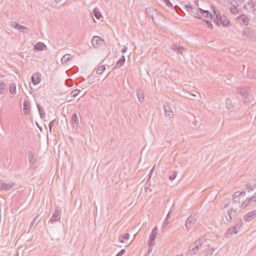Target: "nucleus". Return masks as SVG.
<instances>
[{
    "mask_svg": "<svg viewBox=\"0 0 256 256\" xmlns=\"http://www.w3.org/2000/svg\"><path fill=\"white\" fill-rule=\"evenodd\" d=\"M125 252V250H122L119 252H118L116 256H122Z\"/></svg>",
    "mask_w": 256,
    "mask_h": 256,
    "instance_id": "obj_46",
    "label": "nucleus"
},
{
    "mask_svg": "<svg viewBox=\"0 0 256 256\" xmlns=\"http://www.w3.org/2000/svg\"><path fill=\"white\" fill-rule=\"evenodd\" d=\"M226 104L228 109L232 110L234 108V104L230 98H226Z\"/></svg>",
    "mask_w": 256,
    "mask_h": 256,
    "instance_id": "obj_21",
    "label": "nucleus"
},
{
    "mask_svg": "<svg viewBox=\"0 0 256 256\" xmlns=\"http://www.w3.org/2000/svg\"><path fill=\"white\" fill-rule=\"evenodd\" d=\"M232 6L230 8V12L234 14H238L239 13V9L238 8V6L235 4H232Z\"/></svg>",
    "mask_w": 256,
    "mask_h": 256,
    "instance_id": "obj_23",
    "label": "nucleus"
},
{
    "mask_svg": "<svg viewBox=\"0 0 256 256\" xmlns=\"http://www.w3.org/2000/svg\"><path fill=\"white\" fill-rule=\"evenodd\" d=\"M176 52L178 54H183V52L184 49L183 48L178 47V46H176Z\"/></svg>",
    "mask_w": 256,
    "mask_h": 256,
    "instance_id": "obj_36",
    "label": "nucleus"
},
{
    "mask_svg": "<svg viewBox=\"0 0 256 256\" xmlns=\"http://www.w3.org/2000/svg\"><path fill=\"white\" fill-rule=\"evenodd\" d=\"M127 50H128L127 46H123V48L122 50V53H126V51H127Z\"/></svg>",
    "mask_w": 256,
    "mask_h": 256,
    "instance_id": "obj_49",
    "label": "nucleus"
},
{
    "mask_svg": "<svg viewBox=\"0 0 256 256\" xmlns=\"http://www.w3.org/2000/svg\"><path fill=\"white\" fill-rule=\"evenodd\" d=\"M176 256H183V255L182 254H181L177 255Z\"/></svg>",
    "mask_w": 256,
    "mask_h": 256,
    "instance_id": "obj_62",
    "label": "nucleus"
},
{
    "mask_svg": "<svg viewBox=\"0 0 256 256\" xmlns=\"http://www.w3.org/2000/svg\"><path fill=\"white\" fill-rule=\"evenodd\" d=\"M176 10L178 14H180L179 13L178 10L184 13V12L179 7H178V6H176Z\"/></svg>",
    "mask_w": 256,
    "mask_h": 256,
    "instance_id": "obj_54",
    "label": "nucleus"
},
{
    "mask_svg": "<svg viewBox=\"0 0 256 256\" xmlns=\"http://www.w3.org/2000/svg\"><path fill=\"white\" fill-rule=\"evenodd\" d=\"M250 204L249 202H248V201L246 200V199L242 203V204H241V207L243 208H246L248 204Z\"/></svg>",
    "mask_w": 256,
    "mask_h": 256,
    "instance_id": "obj_39",
    "label": "nucleus"
},
{
    "mask_svg": "<svg viewBox=\"0 0 256 256\" xmlns=\"http://www.w3.org/2000/svg\"><path fill=\"white\" fill-rule=\"evenodd\" d=\"M240 196V194L239 192H236L234 194V197L236 198V197H238Z\"/></svg>",
    "mask_w": 256,
    "mask_h": 256,
    "instance_id": "obj_55",
    "label": "nucleus"
},
{
    "mask_svg": "<svg viewBox=\"0 0 256 256\" xmlns=\"http://www.w3.org/2000/svg\"><path fill=\"white\" fill-rule=\"evenodd\" d=\"M105 70L106 67L104 66H100L96 70V73L97 74H100L104 72Z\"/></svg>",
    "mask_w": 256,
    "mask_h": 256,
    "instance_id": "obj_31",
    "label": "nucleus"
},
{
    "mask_svg": "<svg viewBox=\"0 0 256 256\" xmlns=\"http://www.w3.org/2000/svg\"><path fill=\"white\" fill-rule=\"evenodd\" d=\"M130 235L128 233H126L124 236H120L119 237V241L122 244H126L128 240L129 239Z\"/></svg>",
    "mask_w": 256,
    "mask_h": 256,
    "instance_id": "obj_19",
    "label": "nucleus"
},
{
    "mask_svg": "<svg viewBox=\"0 0 256 256\" xmlns=\"http://www.w3.org/2000/svg\"><path fill=\"white\" fill-rule=\"evenodd\" d=\"M204 22H206V26L208 28H209L210 29H212L213 26L210 22L208 20H204Z\"/></svg>",
    "mask_w": 256,
    "mask_h": 256,
    "instance_id": "obj_37",
    "label": "nucleus"
},
{
    "mask_svg": "<svg viewBox=\"0 0 256 256\" xmlns=\"http://www.w3.org/2000/svg\"><path fill=\"white\" fill-rule=\"evenodd\" d=\"M236 210L231 209L228 212L227 214L225 216L226 220L230 222L232 220V218L236 216Z\"/></svg>",
    "mask_w": 256,
    "mask_h": 256,
    "instance_id": "obj_13",
    "label": "nucleus"
},
{
    "mask_svg": "<svg viewBox=\"0 0 256 256\" xmlns=\"http://www.w3.org/2000/svg\"><path fill=\"white\" fill-rule=\"evenodd\" d=\"M16 256H18V254H16Z\"/></svg>",
    "mask_w": 256,
    "mask_h": 256,
    "instance_id": "obj_64",
    "label": "nucleus"
},
{
    "mask_svg": "<svg viewBox=\"0 0 256 256\" xmlns=\"http://www.w3.org/2000/svg\"><path fill=\"white\" fill-rule=\"evenodd\" d=\"M72 121L74 127L77 128L78 125V119L76 114H74L72 116Z\"/></svg>",
    "mask_w": 256,
    "mask_h": 256,
    "instance_id": "obj_17",
    "label": "nucleus"
},
{
    "mask_svg": "<svg viewBox=\"0 0 256 256\" xmlns=\"http://www.w3.org/2000/svg\"><path fill=\"white\" fill-rule=\"evenodd\" d=\"M37 108H38V112L39 111H42L43 110L42 108V107L40 105V104H37Z\"/></svg>",
    "mask_w": 256,
    "mask_h": 256,
    "instance_id": "obj_56",
    "label": "nucleus"
},
{
    "mask_svg": "<svg viewBox=\"0 0 256 256\" xmlns=\"http://www.w3.org/2000/svg\"><path fill=\"white\" fill-rule=\"evenodd\" d=\"M210 241L206 236H202L190 245L188 251V254L192 256L202 250L207 252L206 256H212L214 249L210 247Z\"/></svg>",
    "mask_w": 256,
    "mask_h": 256,
    "instance_id": "obj_1",
    "label": "nucleus"
},
{
    "mask_svg": "<svg viewBox=\"0 0 256 256\" xmlns=\"http://www.w3.org/2000/svg\"><path fill=\"white\" fill-rule=\"evenodd\" d=\"M176 175H177V172L176 171H174V170L172 171V172H170V175L168 176L169 180H174L176 178Z\"/></svg>",
    "mask_w": 256,
    "mask_h": 256,
    "instance_id": "obj_28",
    "label": "nucleus"
},
{
    "mask_svg": "<svg viewBox=\"0 0 256 256\" xmlns=\"http://www.w3.org/2000/svg\"><path fill=\"white\" fill-rule=\"evenodd\" d=\"M80 92V90L76 89L71 92L70 95L72 97H76L78 95Z\"/></svg>",
    "mask_w": 256,
    "mask_h": 256,
    "instance_id": "obj_34",
    "label": "nucleus"
},
{
    "mask_svg": "<svg viewBox=\"0 0 256 256\" xmlns=\"http://www.w3.org/2000/svg\"><path fill=\"white\" fill-rule=\"evenodd\" d=\"M37 108H38V112L39 111H42L43 110L42 108V107L40 105V104H37Z\"/></svg>",
    "mask_w": 256,
    "mask_h": 256,
    "instance_id": "obj_57",
    "label": "nucleus"
},
{
    "mask_svg": "<svg viewBox=\"0 0 256 256\" xmlns=\"http://www.w3.org/2000/svg\"><path fill=\"white\" fill-rule=\"evenodd\" d=\"M154 166L151 169L150 171V174H149V177H148V179H150V178H151V176L154 172Z\"/></svg>",
    "mask_w": 256,
    "mask_h": 256,
    "instance_id": "obj_53",
    "label": "nucleus"
},
{
    "mask_svg": "<svg viewBox=\"0 0 256 256\" xmlns=\"http://www.w3.org/2000/svg\"><path fill=\"white\" fill-rule=\"evenodd\" d=\"M232 228H233V230L234 231V234H236L238 233V231L239 230V229H238L236 226H234Z\"/></svg>",
    "mask_w": 256,
    "mask_h": 256,
    "instance_id": "obj_50",
    "label": "nucleus"
},
{
    "mask_svg": "<svg viewBox=\"0 0 256 256\" xmlns=\"http://www.w3.org/2000/svg\"><path fill=\"white\" fill-rule=\"evenodd\" d=\"M238 19L240 21L242 22L244 24H247L248 22V18L244 16H240L238 17Z\"/></svg>",
    "mask_w": 256,
    "mask_h": 256,
    "instance_id": "obj_29",
    "label": "nucleus"
},
{
    "mask_svg": "<svg viewBox=\"0 0 256 256\" xmlns=\"http://www.w3.org/2000/svg\"><path fill=\"white\" fill-rule=\"evenodd\" d=\"M158 234V228L154 227L152 230L148 238V246L147 254H149L152 251V246L154 244V242Z\"/></svg>",
    "mask_w": 256,
    "mask_h": 256,
    "instance_id": "obj_3",
    "label": "nucleus"
},
{
    "mask_svg": "<svg viewBox=\"0 0 256 256\" xmlns=\"http://www.w3.org/2000/svg\"><path fill=\"white\" fill-rule=\"evenodd\" d=\"M0 86H1V90L3 89L2 86H4V82H2V83L1 82Z\"/></svg>",
    "mask_w": 256,
    "mask_h": 256,
    "instance_id": "obj_60",
    "label": "nucleus"
},
{
    "mask_svg": "<svg viewBox=\"0 0 256 256\" xmlns=\"http://www.w3.org/2000/svg\"><path fill=\"white\" fill-rule=\"evenodd\" d=\"M184 8L188 12H192L193 10V8L190 4H188V5H185Z\"/></svg>",
    "mask_w": 256,
    "mask_h": 256,
    "instance_id": "obj_35",
    "label": "nucleus"
},
{
    "mask_svg": "<svg viewBox=\"0 0 256 256\" xmlns=\"http://www.w3.org/2000/svg\"><path fill=\"white\" fill-rule=\"evenodd\" d=\"M248 92L249 90L248 87H240L237 90V92L242 96L244 102H248L250 100Z\"/></svg>",
    "mask_w": 256,
    "mask_h": 256,
    "instance_id": "obj_4",
    "label": "nucleus"
},
{
    "mask_svg": "<svg viewBox=\"0 0 256 256\" xmlns=\"http://www.w3.org/2000/svg\"><path fill=\"white\" fill-rule=\"evenodd\" d=\"M240 195H242V196H245L246 194V192L244 191H242L240 192H239Z\"/></svg>",
    "mask_w": 256,
    "mask_h": 256,
    "instance_id": "obj_58",
    "label": "nucleus"
},
{
    "mask_svg": "<svg viewBox=\"0 0 256 256\" xmlns=\"http://www.w3.org/2000/svg\"><path fill=\"white\" fill-rule=\"evenodd\" d=\"M40 214H38L32 220V226H33V224L36 222L38 218H39Z\"/></svg>",
    "mask_w": 256,
    "mask_h": 256,
    "instance_id": "obj_44",
    "label": "nucleus"
},
{
    "mask_svg": "<svg viewBox=\"0 0 256 256\" xmlns=\"http://www.w3.org/2000/svg\"><path fill=\"white\" fill-rule=\"evenodd\" d=\"M16 84L15 83L11 84L10 88V94L12 95V97H14V96L16 94Z\"/></svg>",
    "mask_w": 256,
    "mask_h": 256,
    "instance_id": "obj_20",
    "label": "nucleus"
},
{
    "mask_svg": "<svg viewBox=\"0 0 256 256\" xmlns=\"http://www.w3.org/2000/svg\"><path fill=\"white\" fill-rule=\"evenodd\" d=\"M149 180L150 179L148 178V180H147L146 183V184H145V190L146 192H147L149 188H150V182H149Z\"/></svg>",
    "mask_w": 256,
    "mask_h": 256,
    "instance_id": "obj_41",
    "label": "nucleus"
},
{
    "mask_svg": "<svg viewBox=\"0 0 256 256\" xmlns=\"http://www.w3.org/2000/svg\"><path fill=\"white\" fill-rule=\"evenodd\" d=\"M165 116L168 118H172L174 114L172 111L171 107L168 104L164 105Z\"/></svg>",
    "mask_w": 256,
    "mask_h": 256,
    "instance_id": "obj_11",
    "label": "nucleus"
},
{
    "mask_svg": "<svg viewBox=\"0 0 256 256\" xmlns=\"http://www.w3.org/2000/svg\"><path fill=\"white\" fill-rule=\"evenodd\" d=\"M10 26L15 28L16 29L24 33H28V28L25 26H23L16 22H14L13 23H12Z\"/></svg>",
    "mask_w": 256,
    "mask_h": 256,
    "instance_id": "obj_8",
    "label": "nucleus"
},
{
    "mask_svg": "<svg viewBox=\"0 0 256 256\" xmlns=\"http://www.w3.org/2000/svg\"><path fill=\"white\" fill-rule=\"evenodd\" d=\"M252 78L256 79V71L252 72Z\"/></svg>",
    "mask_w": 256,
    "mask_h": 256,
    "instance_id": "obj_52",
    "label": "nucleus"
},
{
    "mask_svg": "<svg viewBox=\"0 0 256 256\" xmlns=\"http://www.w3.org/2000/svg\"><path fill=\"white\" fill-rule=\"evenodd\" d=\"M44 47H46V45L44 43L38 42L34 46V49L37 50L42 51L44 50Z\"/></svg>",
    "mask_w": 256,
    "mask_h": 256,
    "instance_id": "obj_24",
    "label": "nucleus"
},
{
    "mask_svg": "<svg viewBox=\"0 0 256 256\" xmlns=\"http://www.w3.org/2000/svg\"><path fill=\"white\" fill-rule=\"evenodd\" d=\"M196 214L190 215L186 220L185 226L188 230H190L194 224L196 220Z\"/></svg>",
    "mask_w": 256,
    "mask_h": 256,
    "instance_id": "obj_6",
    "label": "nucleus"
},
{
    "mask_svg": "<svg viewBox=\"0 0 256 256\" xmlns=\"http://www.w3.org/2000/svg\"><path fill=\"white\" fill-rule=\"evenodd\" d=\"M41 81V74L40 72H36L32 76V82L34 85H37Z\"/></svg>",
    "mask_w": 256,
    "mask_h": 256,
    "instance_id": "obj_12",
    "label": "nucleus"
},
{
    "mask_svg": "<svg viewBox=\"0 0 256 256\" xmlns=\"http://www.w3.org/2000/svg\"><path fill=\"white\" fill-rule=\"evenodd\" d=\"M255 198H256V196H252L249 199L247 198L246 200L248 201V202H249L250 204V203L252 202H253L255 201L256 200Z\"/></svg>",
    "mask_w": 256,
    "mask_h": 256,
    "instance_id": "obj_45",
    "label": "nucleus"
},
{
    "mask_svg": "<svg viewBox=\"0 0 256 256\" xmlns=\"http://www.w3.org/2000/svg\"><path fill=\"white\" fill-rule=\"evenodd\" d=\"M71 58L70 54H66L62 58L61 61L62 63H66Z\"/></svg>",
    "mask_w": 256,
    "mask_h": 256,
    "instance_id": "obj_25",
    "label": "nucleus"
},
{
    "mask_svg": "<svg viewBox=\"0 0 256 256\" xmlns=\"http://www.w3.org/2000/svg\"><path fill=\"white\" fill-rule=\"evenodd\" d=\"M169 214H170V212L167 214L166 217V218H165V220H164V224H167L169 222H168V217H169Z\"/></svg>",
    "mask_w": 256,
    "mask_h": 256,
    "instance_id": "obj_47",
    "label": "nucleus"
},
{
    "mask_svg": "<svg viewBox=\"0 0 256 256\" xmlns=\"http://www.w3.org/2000/svg\"><path fill=\"white\" fill-rule=\"evenodd\" d=\"M61 214H62V210L58 206H56V208L54 212L52 215V216L50 218V222L52 224L56 222H58L60 220L61 218Z\"/></svg>",
    "mask_w": 256,
    "mask_h": 256,
    "instance_id": "obj_5",
    "label": "nucleus"
},
{
    "mask_svg": "<svg viewBox=\"0 0 256 256\" xmlns=\"http://www.w3.org/2000/svg\"><path fill=\"white\" fill-rule=\"evenodd\" d=\"M256 216V210L248 212L244 216V220L246 222H250Z\"/></svg>",
    "mask_w": 256,
    "mask_h": 256,
    "instance_id": "obj_10",
    "label": "nucleus"
},
{
    "mask_svg": "<svg viewBox=\"0 0 256 256\" xmlns=\"http://www.w3.org/2000/svg\"><path fill=\"white\" fill-rule=\"evenodd\" d=\"M125 61V56H122L120 60L116 63V66L114 68H120L124 64Z\"/></svg>",
    "mask_w": 256,
    "mask_h": 256,
    "instance_id": "obj_15",
    "label": "nucleus"
},
{
    "mask_svg": "<svg viewBox=\"0 0 256 256\" xmlns=\"http://www.w3.org/2000/svg\"><path fill=\"white\" fill-rule=\"evenodd\" d=\"M94 14L95 16V17L99 20L100 18L101 17V14L100 12L99 11L98 9V8H95L93 10Z\"/></svg>",
    "mask_w": 256,
    "mask_h": 256,
    "instance_id": "obj_26",
    "label": "nucleus"
},
{
    "mask_svg": "<svg viewBox=\"0 0 256 256\" xmlns=\"http://www.w3.org/2000/svg\"><path fill=\"white\" fill-rule=\"evenodd\" d=\"M28 160L30 163V166H32L35 163L36 160L34 158V154L32 152H30L28 154Z\"/></svg>",
    "mask_w": 256,
    "mask_h": 256,
    "instance_id": "obj_22",
    "label": "nucleus"
},
{
    "mask_svg": "<svg viewBox=\"0 0 256 256\" xmlns=\"http://www.w3.org/2000/svg\"><path fill=\"white\" fill-rule=\"evenodd\" d=\"M256 187V180H254L252 182H249L246 186L247 191L250 192L252 191Z\"/></svg>",
    "mask_w": 256,
    "mask_h": 256,
    "instance_id": "obj_16",
    "label": "nucleus"
},
{
    "mask_svg": "<svg viewBox=\"0 0 256 256\" xmlns=\"http://www.w3.org/2000/svg\"><path fill=\"white\" fill-rule=\"evenodd\" d=\"M244 0H232L231 4H235L236 6H241Z\"/></svg>",
    "mask_w": 256,
    "mask_h": 256,
    "instance_id": "obj_30",
    "label": "nucleus"
},
{
    "mask_svg": "<svg viewBox=\"0 0 256 256\" xmlns=\"http://www.w3.org/2000/svg\"><path fill=\"white\" fill-rule=\"evenodd\" d=\"M14 186V183L10 181L1 180V190H8Z\"/></svg>",
    "mask_w": 256,
    "mask_h": 256,
    "instance_id": "obj_9",
    "label": "nucleus"
},
{
    "mask_svg": "<svg viewBox=\"0 0 256 256\" xmlns=\"http://www.w3.org/2000/svg\"><path fill=\"white\" fill-rule=\"evenodd\" d=\"M38 112L42 118L44 117L45 114L43 110L42 111H39Z\"/></svg>",
    "mask_w": 256,
    "mask_h": 256,
    "instance_id": "obj_48",
    "label": "nucleus"
},
{
    "mask_svg": "<svg viewBox=\"0 0 256 256\" xmlns=\"http://www.w3.org/2000/svg\"><path fill=\"white\" fill-rule=\"evenodd\" d=\"M198 12H200V14H201L204 18L210 17L211 18H213V15L208 10L198 8Z\"/></svg>",
    "mask_w": 256,
    "mask_h": 256,
    "instance_id": "obj_14",
    "label": "nucleus"
},
{
    "mask_svg": "<svg viewBox=\"0 0 256 256\" xmlns=\"http://www.w3.org/2000/svg\"><path fill=\"white\" fill-rule=\"evenodd\" d=\"M239 230H240V228L242 226V220H240L237 223V224L235 226Z\"/></svg>",
    "mask_w": 256,
    "mask_h": 256,
    "instance_id": "obj_40",
    "label": "nucleus"
},
{
    "mask_svg": "<svg viewBox=\"0 0 256 256\" xmlns=\"http://www.w3.org/2000/svg\"><path fill=\"white\" fill-rule=\"evenodd\" d=\"M176 45H174L172 47V50L174 51H175L176 52Z\"/></svg>",
    "mask_w": 256,
    "mask_h": 256,
    "instance_id": "obj_59",
    "label": "nucleus"
},
{
    "mask_svg": "<svg viewBox=\"0 0 256 256\" xmlns=\"http://www.w3.org/2000/svg\"><path fill=\"white\" fill-rule=\"evenodd\" d=\"M61 0H55L56 2V3H58V2H60V1H61Z\"/></svg>",
    "mask_w": 256,
    "mask_h": 256,
    "instance_id": "obj_61",
    "label": "nucleus"
},
{
    "mask_svg": "<svg viewBox=\"0 0 256 256\" xmlns=\"http://www.w3.org/2000/svg\"><path fill=\"white\" fill-rule=\"evenodd\" d=\"M213 19L214 22L218 25H222L224 26L228 25V20H227L224 16H221L219 10H217L215 8H213Z\"/></svg>",
    "mask_w": 256,
    "mask_h": 256,
    "instance_id": "obj_2",
    "label": "nucleus"
},
{
    "mask_svg": "<svg viewBox=\"0 0 256 256\" xmlns=\"http://www.w3.org/2000/svg\"><path fill=\"white\" fill-rule=\"evenodd\" d=\"M234 230H233V228H230L226 232V236L227 238H228L232 234H234Z\"/></svg>",
    "mask_w": 256,
    "mask_h": 256,
    "instance_id": "obj_32",
    "label": "nucleus"
},
{
    "mask_svg": "<svg viewBox=\"0 0 256 256\" xmlns=\"http://www.w3.org/2000/svg\"><path fill=\"white\" fill-rule=\"evenodd\" d=\"M164 2L166 4V5L168 6L169 8L172 6V4L171 3V2L170 1V0H165Z\"/></svg>",
    "mask_w": 256,
    "mask_h": 256,
    "instance_id": "obj_42",
    "label": "nucleus"
},
{
    "mask_svg": "<svg viewBox=\"0 0 256 256\" xmlns=\"http://www.w3.org/2000/svg\"><path fill=\"white\" fill-rule=\"evenodd\" d=\"M192 96H196V95L194 94H192Z\"/></svg>",
    "mask_w": 256,
    "mask_h": 256,
    "instance_id": "obj_63",
    "label": "nucleus"
},
{
    "mask_svg": "<svg viewBox=\"0 0 256 256\" xmlns=\"http://www.w3.org/2000/svg\"><path fill=\"white\" fill-rule=\"evenodd\" d=\"M54 120H52L49 123L48 126H49V129H50V132H51L52 128L54 125Z\"/></svg>",
    "mask_w": 256,
    "mask_h": 256,
    "instance_id": "obj_43",
    "label": "nucleus"
},
{
    "mask_svg": "<svg viewBox=\"0 0 256 256\" xmlns=\"http://www.w3.org/2000/svg\"><path fill=\"white\" fill-rule=\"evenodd\" d=\"M230 204V200H227L223 204H222L220 205V208H224L226 207H227Z\"/></svg>",
    "mask_w": 256,
    "mask_h": 256,
    "instance_id": "obj_38",
    "label": "nucleus"
},
{
    "mask_svg": "<svg viewBox=\"0 0 256 256\" xmlns=\"http://www.w3.org/2000/svg\"><path fill=\"white\" fill-rule=\"evenodd\" d=\"M194 16L195 18H198V19H202V16H200V14H194Z\"/></svg>",
    "mask_w": 256,
    "mask_h": 256,
    "instance_id": "obj_51",
    "label": "nucleus"
},
{
    "mask_svg": "<svg viewBox=\"0 0 256 256\" xmlns=\"http://www.w3.org/2000/svg\"><path fill=\"white\" fill-rule=\"evenodd\" d=\"M104 41L100 36H94L92 40V44L94 48H98L102 44Z\"/></svg>",
    "mask_w": 256,
    "mask_h": 256,
    "instance_id": "obj_7",
    "label": "nucleus"
},
{
    "mask_svg": "<svg viewBox=\"0 0 256 256\" xmlns=\"http://www.w3.org/2000/svg\"><path fill=\"white\" fill-rule=\"evenodd\" d=\"M24 112L26 114H28V110L29 108L28 104L26 101H24L23 104Z\"/></svg>",
    "mask_w": 256,
    "mask_h": 256,
    "instance_id": "obj_27",
    "label": "nucleus"
},
{
    "mask_svg": "<svg viewBox=\"0 0 256 256\" xmlns=\"http://www.w3.org/2000/svg\"><path fill=\"white\" fill-rule=\"evenodd\" d=\"M96 78V76L93 74H90L87 80H88V82H90V84L94 82V80Z\"/></svg>",
    "mask_w": 256,
    "mask_h": 256,
    "instance_id": "obj_33",
    "label": "nucleus"
},
{
    "mask_svg": "<svg viewBox=\"0 0 256 256\" xmlns=\"http://www.w3.org/2000/svg\"><path fill=\"white\" fill-rule=\"evenodd\" d=\"M136 94L138 101L140 102H142L144 99L143 92L140 89L137 90Z\"/></svg>",
    "mask_w": 256,
    "mask_h": 256,
    "instance_id": "obj_18",
    "label": "nucleus"
}]
</instances>
